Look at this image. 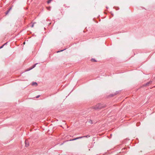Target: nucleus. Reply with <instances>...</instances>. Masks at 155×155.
<instances>
[{
	"label": "nucleus",
	"mask_w": 155,
	"mask_h": 155,
	"mask_svg": "<svg viewBox=\"0 0 155 155\" xmlns=\"http://www.w3.org/2000/svg\"><path fill=\"white\" fill-rule=\"evenodd\" d=\"M34 24L33 23V24L32 25H31V27H33V26H34Z\"/></svg>",
	"instance_id": "f3484780"
},
{
	"label": "nucleus",
	"mask_w": 155,
	"mask_h": 155,
	"mask_svg": "<svg viewBox=\"0 0 155 155\" xmlns=\"http://www.w3.org/2000/svg\"><path fill=\"white\" fill-rule=\"evenodd\" d=\"M38 64V63H36L35 64H34L32 67L31 68H30L29 69L28 71H29V70H31L33 68H34L35 66H36V64Z\"/></svg>",
	"instance_id": "39448f33"
},
{
	"label": "nucleus",
	"mask_w": 155,
	"mask_h": 155,
	"mask_svg": "<svg viewBox=\"0 0 155 155\" xmlns=\"http://www.w3.org/2000/svg\"><path fill=\"white\" fill-rule=\"evenodd\" d=\"M25 146L28 147L29 145V143L28 140H26L25 141Z\"/></svg>",
	"instance_id": "f03ea898"
},
{
	"label": "nucleus",
	"mask_w": 155,
	"mask_h": 155,
	"mask_svg": "<svg viewBox=\"0 0 155 155\" xmlns=\"http://www.w3.org/2000/svg\"><path fill=\"white\" fill-rule=\"evenodd\" d=\"M83 138V137H76V138H75L74 139H71V140H70V141H73V140H77V139H81V138Z\"/></svg>",
	"instance_id": "7ed1b4c3"
},
{
	"label": "nucleus",
	"mask_w": 155,
	"mask_h": 155,
	"mask_svg": "<svg viewBox=\"0 0 155 155\" xmlns=\"http://www.w3.org/2000/svg\"><path fill=\"white\" fill-rule=\"evenodd\" d=\"M12 9V7H11L6 12H5V14L6 15H7L10 11Z\"/></svg>",
	"instance_id": "20e7f679"
},
{
	"label": "nucleus",
	"mask_w": 155,
	"mask_h": 155,
	"mask_svg": "<svg viewBox=\"0 0 155 155\" xmlns=\"http://www.w3.org/2000/svg\"><path fill=\"white\" fill-rule=\"evenodd\" d=\"M64 50H61L60 51H57V52H60L61 51H63Z\"/></svg>",
	"instance_id": "2eb2a0df"
},
{
	"label": "nucleus",
	"mask_w": 155,
	"mask_h": 155,
	"mask_svg": "<svg viewBox=\"0 0 155 155\" xmlns=\"http://www.w3.org/2000/svg\"><path fill=\"white\" fill-rule=\"evenodd\" d=\"M118 93V92H117V93L115 94H114V95L112 94H111V96H113L114 95H115L117 94Z\"/></svg>",
	"instance_id": "f8f14e48"
},
{
	"label": "nucleus",
	"mask_w": 155,
	"mask_h": 155,
	"mask_svg": "<svg viewBox=\"0 0 155 155\" xmlns=\"http://www.w3.org/2000/svg\"><path fill=\"white\" fill-rule=\"evenodd\" d=\"M47 8L48 9V10H50L51 7H47Z\"/></svg>",
	"instance_id": "4468645a"
},
{
	"label": "nucleus",
	"mask_w": 155,
	"mask_h": 155,
	"mask_svg": "<svg viewBox=\"0 0 155 155\" xmlns=\"http://www.w3.org/2000/svg\"><path fill=\"white\" fill-rule=\"evenodd\" d=\"M91 61L93 62H96L97 61L94 58H92L91 59Z\"/></svg>",
	"instance_id": "1a4fd4ad"
},
{
	"label": "nucleus",
	"mask_w": 155,
	"mask_h": 155,
	"mask_svg": "<svg viewBox=\"0 0 155 155\" xmlns=\"http://www.w3.org/2000/svg\"><path fill=\"white\" fill-rule=\"evenodd\" d=\"M52 0H48V1L47 2L48 3V4L50 3L51 2Z\"/></svg>",
	"instance_id": "ddd939ff"
},
{
	"label": "nucleus",
	"mask_w": 155,
	"mask_h": 155,
	"mask_svg": "<svg viewBox=\"0 0 155 155\" xmlns=\"http://www.w3.org/2000/svg\"><path fill=\"white\" fill-rule=\"evenodd\" d=\"M90 137V136L89 135H86V136H83L82 137H83H83Z\"/></svg>",
	"instance_id": "9d476101"
},
{
	"label": "nucleus",
	"mask_w": 155,
	"mask_h": 155,
	"mask_svg": "<svg viewBox=\"0 0 155 155\" xmlns=\"http://www.w3.org/2000/svg\"><path fill=\"white\" fill-rule=\"evenodd\" d=\"M104 107L101 104H98L94 107V108L95 109H101Z\"/></svg>",
	"instance_id": "f257e3e1"
},
{
	"label": "nucleus",
	"mask_w": 155,
	"mask_h": 155,
	"mask_svg": "<svg viewBox=\"0 0 155 155\" xmlns=\"http://www.w3.org/2000/svg\"><path fill=\"white\" fill-rule=\"evenodd\" d=\"M32 84V85H36V86L38 85L37 83L36 82H33Z\"/></svg>",
	"instance_id": "0eeeda50"
},
{
	"label": "nucleus",
	"mask_w": 155,
	"mask_h": 155,
	"mask_svg": "<svg viewBox=\"0 0 155 155\" xmlns=\"http://www.w3.org/2000/svg\"><path fill=\"white\" fill-rule=\"evenodd\" d=\"M6 44V43L5 44H4L3 45H2V46H1L0 47V49H1L2 48H3V47H4V46Z\"/></svg>",
	"instance_id": "9b49d317"
},
{
	"label": "nucleus",
	"mask_w": 155,
	"mask_h": 155,
	"mask_svg": "<svg viewBox=\"0 0 155 155\" xmlns=\"http://www.w3.org/2000/svg\"><path fill=\"white\" fill-rule=\"evenodd\" d=\"M39 96H40V95H38V96H36V98H38V97H39Z\"/></svg>",
	"instance_id": "dca6fc26"
},
{
	"label": "nucleus",
	"mask_w": 155,
	"mask_h": 155,
	"mask_svg": "<svg viewBox=\"0 0 155 155\" xmlns=\"http://www.w3.org/2000/svg\"><path fill=\"white\" fill-rule=\"evenodd\" d=\"M88 122L89 123H90V124H93V122H92V120H89L88 121Z\"/></svg>",
	"instance_id": "6e6552de"
},
{
	"label": "nucleus",
	"mask_w": 155,
	"mask_h": 155,
	"mask_svg": "<svg viewBox=\"0 0 155 155\" xmlns=\"http://www.w3.org/2000/svg\"><path fill=\"white\" fill-rule=\"evenodd\" d=\"M152 82V81H150L148 82H147L145 85V86H147L149 84H150Z\"/></svg>",
	"instance_id": "423d86ee"
}]
</instances>
